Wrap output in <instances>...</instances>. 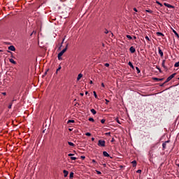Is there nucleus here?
Returning a JSON list of instances; mask_svg holds the SVG:
<instances>
[{
    "label": "nucleus",
    "mask_w": 179,
    "mask_h": 179,
    "mask_svg": "<svg viewBox=\"0 0 179 179\" xmlns=\"http://www.w3.org/2000/svg\"><path fill=\"white\" fill-rule=\"evenodd\" d=\"M145 12H147L148 13H153V11L151 10H145Z\"/></svg>",
    "instance_id": "23"
},
{
    "label": "nucleus",
    "mask_w": 179,
    "mask_h": 179,
    "mask_svg": "<svg viewBox=\"0 0 179 179\" xmlns=\"http://www.w3.org/2000/svg\"><path fill=\"white\" fill-rule=\"evenodd\" d=\"M112 142H114V139L112 140Z\"/></svg>",
    "instance_id": "59"
},
{
    "label": "nucleus",
    "mask_w": 179,
    "mask_h": 179,
    "mask_svg": "<svg viewBox=\"0 0 179 179\" xmlns=\"http://www.w3.org/2000/svg\"><path fill=\"white\" fill-rule=\"evenodd\" d=\"M158 52H159L160 57H163L164 53H163V51L162 50V49H160V48H158Z\"/></svg>",
    "instance_id": "5"
},
{
    "label": "nucleus",
    "mask_w": 179,
    "mask_h": 179,
    "mask_svg": "<svg viewBox=\"0 0 179 179\" xmlns=\"http://www.w3.org/2000/svg\"><path fill=\"white\" fill-rule=\"evenodd\" d=\"M8 108H12V104L9 105Z\"/></svg>",
    "instance_id": "47"
},
{
    "label": "nucleus",
    "mask_w": 179,
    "mask_h": 179,
    "mask_svg": "<svg viewBox=\"0 0 179 179\" xmlns=\"http://www.w3.org/2000/svg\"><path fill=\"white\" fill-rule=\"evenodd\" d=\"M134 40H136V36H134Z\"/></svg>",
    "instance_id": "54"
},
{
    "label": "nucleus",
    "mask_w": 179,
    "mask_h": 179,
    "mask_svg": "<svg viewBox=\"0 0 179 179\" xmlns=\"http://www.w3.org/2000/svg\"><path fill=\"white\" fill-rule=\"evenodd\" d=\"M166 143H164L162 144V148H163V150H164V149H166Z\"/></svg>",
    "instance_id": "24"
},
{
    "label": "nucleus",
    "mask_w": 179,
    "mask_h": 179,
    "mask_svg": "<svg viewBox=\"0 0 179 179\" xmlns=\"http://www.w3.org/2000/svg\"><path fill=\"white\" fill-rule=\"evenodd\" d=\"M68 144L69 145V146H73V147L75 146V144H73V143H72V142H71V141H69V142H68Z\"/></svg>",
    "instance_id": "18"
},
{
    "label": "nucleus",
    "mask_w": 179,
    "mask_h": 179,
    "mask_svg": "<svg viewBox=\"0 0 179 179\" xmlns=\"http://www.w3.org/2000/svg\"><path fill=\"white\" fill-rule=\"evenodd\" d=\"M153 80H156V82H162V80H163V78H153Z\"/></svg>",
    "instance_id": "10"
},
{
    "label": "nucleus",
    "mask_w": 179,
    "mask_h": 179,
    "mask_svg": "<svg viewBox=\"0 0 179 179\" xmlns=\"http://www.w3.org/2000/svg\"><path fill=\"white\" fill-rule=\"evenodd\" d=\"M91 113H92L94 115H95V114L97 113V112H96V110H94V109H91Z\"/></svg>",
    "instance_id": "16"
},
{
    "label": "nucleus",
    "mask_w": 179,
    "mask_h": 179,
    "mask_svg": "<svg viewBox=\"0 0 179 179\" xmlns=\"http://www.w3.org/2000/svg\"><path fill=\"white\" fill-rule=\"evenodd\" d=\"M70 178H73V172H71L70 173V176H69Z\"/></svg>",
    "instance_id": "25"
},
{
    "label": "nucleus",
    "mask_w": 179,
    "mask_h": 179,
    "mask_svg": "<svg viewBox=\"0 0 179 179\" xmlns=\"http://www.w3.org/2000/svg\"><path fill=\"white\" fill-rule=\"evenodd\" d=\"M98 146H101V148H104V146H106V141L99 140Z\"/></svg>",
    "instance_id": "2"
},
{
    "label": "nucleus",
    "mask_w": 179,
    "mask_h": 179,
    "mask_svg": "<svg viewBox=\"0 0 179 179\" xmlns=\"http://www.w3.org/2000/svg\"><path fill=\"white\" fill-rule=\"evenodd\" d=\"M93 94H94L95 99H99V97L97 96V94L96 93L95 91L93 92Z\"/></svg>",
    "instance_id": "22"
},
{
    "label": "nucleus",
    "mask_w": 179,
    "mask_h": 179,
    "mask_svg": "<svg viewBox=\"0 0 179 179\" xmlns=\"http://www.w3.org/2000/svg\"><path fill=\"white\" fill-rule=\"evenodd\" d=\"M172 31H173V33H174V34H175V36H176V37H179V35H178V33H177L176 31V30H174V29H172Z\"/></svg>",
    "instance_id": "13"
},
{
    "label": "nucleus",
    "mask_w": 179,
    "mask_h": 179,
    "mask_svg": "<svg viewBox=\"0 0 179 179\" xmlns=\"http://www.w3.org/2000/svg\"><path fill=\"white\" fill-rule=\"evenodd\" d=\"M83 76V75L82 73L78 74V76L77 77V80H80V79H82Z\"/></svg>",
    "instance_id": "11"
},
{
    "label": "nucleus",
    "mask_w": 179,
    "mask_h": 179,
    "mask_svg": "<svg viewBox=\"0 0 179 179\" xmlns=\"http://www.w3.org/2000/svg\"><path fill=\"white\" fill-rule=\"evenodd\" d=\"M61 71V66H59L58 67V69H57L56 73H58V71Z\"/></svg>",
    "instance_id": "32"
},
{
    "label": "nucleus",
    "mask_w": 179,
    "mask_h": 179,
    "mask_svg": "<svg viewBox=\"0 0 179 179\" xmlns=\"http://www.w3.org/2000/svg\"><path fill=\"white\" fill-rule=\"evenodd\" d=\"M3 94H6V93L4 92Z\"/></svg>",
    "instance_id": "60"
},
{
    "label": "nucleus",
    "mask_w": 179,
    "mask_h": 179,
    "mask_svg": "<svg viewBox=\"0 0 179 179\" xmlns=\"http://www.w3.org/2000/svg\"><path fill=\"white\" fill-rule=\"evenodd\" d=\"M96 174L100 175L101 174V172L100 171H96Z\"/></svg>",
    "instance_id": "40"
},
{
    "label": "nucleus",
    "mask_w": 179,
    "mask_h": 179,
    "mask_svg": "<svg viewBox=\"0 0 179 179\" xmlns=\"http://www.w3.org/2000/svg\"><path fill=\"white\" fill-rule=\"evenodd\" d=\"M71 159H72V160H76V157H71Z\"/></svg>",
    "instance_id": "39"
},
{
    "label": "nucleus",
    "mask_w": 179,
    "mask_h": 179,
    "mask_svg": "<svg viewBox=\"0 0 179 179\" xmlns=\"http://www.w3.org/2000/svg\"><path fill=\"white\" fill-rule=\"evenodd\" d=\"M127 37L129 38V40H132V36L130 35H127Z\"/></svg>",
    "instance_id": "31"
},
{
    "label": "nucleus",
    "mask_w": 179,
    "mask_h": 179,
    "mask_svg": "<svg viewBox=\"0 0 179 179\" xmlns=\"http://www.w3.org/2000/svg\"><path fill=\"white\" fill-rule=\"evenodd\" d=\"M68 156H69V157H72V156H74V154L70 153V154L68 155Z\"/></svg>",
    "instance_id": "38"
},
{
    "label": "nucleus",
    "mask_w": 179,
    "mask_h": 179,
    "mask_svg": "<svg viewBox=\"0 0 179 179\" xmlns=\"http://www.w3.org/2000/svg\"><path fill=\"white\" fill-rule=\"evenodd\" d=\"M105 100H106V104H108V103H110V101H108V99H105Z\"/></svg>",
    "instance_id": "42"
},
{
    "label": "nucleus",
    "mask_w": 179,
    "mask_h": 179,
    "mask_svg": "<svg viewBox=\"0 0 179 179\" xmlns=\"http://www.w3.org/2000/svg\"><path fill=\"white\" fill-rule=\"evenodd\" d=\"M129 51H130V52H131V54H134L135 52V51H136V50L135 49V48H134V46H131L129 48Z\"/></svg>",
    "instance_id": "4"
},
{
    "label": "nucleus",
    "mask_w": 179,
    "mask_h": 179,
    "mask_svg": "<svg viewBox=\"0 0 179 179\" xmlns=\"http://www.w3.org/2000/svg\"><path fill=\"white\" fill-rule=\"evenodd\" d=\"M69 131H72V129H69Z\"/></svg>",
    "instance_id": "55"
},
{
    "label": "nucleus",
    "mask_w": 179,
    "mask_h": 179,
    "mask_svg": "<svg viewBox=\"0 0 179 179\" xmlns=\"http://www.w3.org/2000/svg\"><path fill=\"white\" fill-rule=\"evenodd\" d=\"M101 124H104V122H106V119H102L101 120Z\"/></svg>",
    "instance_id": "34"
},
{
    "label": "nucleus",
    "mask_w": 179,
    "mask_h": 179,
    "mask_svg": "<svg viewBox=\"0 0 179 179\" xmlns=\"http://www.w3.org/2000/svg\"><path fill=\"white\" fill-rule=\"evenodd\" d=\"M65 41V39H63V41H62V44H63L64 43V41Z\"/></svg>",
    "instance_id": "52"
},
{
    "label": "nucleus",
    "mask_w": 179,
    "mask_h": 179,
    "mask_svg": "<svg viewBox=\"0 0 179 179\" xmlns=\"http://www.w3.org/2000/svg\"><path fill=\"white\" fill-rule=\"evenodd\" d=\"M165 64H166V60H163L162 61V66H163V68H166Z\"/></svg>",
    "instance_id": "20"
},
{
    "label": "nucleus",
    "mask_w": 179,
    "mask_h": 179,
    "mask_svg": "<svg viewBox=\"0 0 179 179\" xmlns=\"http://www.w3.org/2000/svg\"><path fill=\"white\" fill-rule=\"evenodd\" d=\"M134 12H138V9H136V8H134Z\"/></svg>",
    "instance_id": "44"
},
{
    "label": "nucleus",
    "mask_w": 179,
    "mask_h": 179,
    "mask_svg": "<svg viewBox=\"0 0 179 179\" xmlns=\"http://www.w3.org/2000/svg\"><path fill=\"white\" fill-rule=\"evenodd\" d=\"M71 123H72V124L75 123V120H69L68 122H67V124H71Z\"/></svg>",
    "instance_id": "14"
},
{
    "label": "nucleus",
    "mask_w": 179,
    "mask_h": 179,
    "mask_svg": "<svg viewBox=\"0 0 179 179\" xmlns=\"http://www.w3.org/2000/svg\"><path fill=\"white\" fill-rule=\"evenodd\" d=\"M156 3H157V5H159V6H163V4H162V3H160L159 1H156Z\"/></svg>",
    "instance_id": "26"
},
{
    "label": "nucleus",
    "mask_w": 179,
    "mask_h": 179,
    "mask_svg": "<svg viewBox=\"0 0 179 179\" xmlns=\"http://www.w3.org/2000/svg\"><path fill=\"white\" fill-rule=\"evenodd\" d=\"M80 95L84 96V94L83 93H80Z\"/></svg>",
    "instance_id": "50"
},
{
    "label": "nucleus",
    "mask_w": 179,
    "mask_h": 179,
    "mask_svg": "<svg viewBox=\"0 0 179 179\" xmlns=\"http://www.w3.org/2000/svg\"><path fill=\"white\" fill-rule=\"evenodd\" d=\"M68 45H66V47L64 48V49H63L59 54H58V59L59 60V61H61V59H62V57H62V55H64V54H65V52H66V50H68Z\"/></svg>",
    "instance_id": "1"
},
{
    "label": "nucleus",
    "mask_w": 179,
    "mask_h": 179,
    "mask_svg": "<svg viewBox=\"0 0 179 179\" xmlns=\"http://www.w3.org/2000/svg\"><path fill=\"white\" fill-rule=\"evenodd\" d=\"M105 66H106L107 68H108V66H110V64L106 63V64H105Z\"/></svg>",
    "instance_id": "37"
},
{
    "label": "nucleus",
    "mask_w": 179,
    "mask_h": 179,
    "mask_svg": "<svg viewBox=\"0 0 179 179\" xmlns=\"http://www.w3.org/2000/svg\"><path fill=\"white\" fill-rule=\"evenodd\" d=\"M101 86H102V87H104V83H101Z\"/></svg>",
    "instance_id": "49"
},
{
    "label": "nucleus",
    "mask_w": 179,
    "mask_h": 179,
    "mask_svg": "<svg viewBox=\"0 0 179 179\" xmlns=\"http://www.w3.org/2000/svg\"><path fill=\"white\" fill-rule=\"evenodd\" d=\"M128 65H129V66H131V67L132 68V69H134V64H132V62H129Z\"/></svg>",
    "instance_id": "17"
},
{
    "label": "nucleus",
    "mask_w": 179,
    "mask_h": 179,
    "mask_svg": "<svg viewBox=\"0 0 179 179\" xmlns=\"http://www.w3.org/2000/svg\"><path fill=\"white\" fill-rule=\"evenodd\" d=\"M136 173H138V174H140L141 173H142V170L138 169V170H137Z\"/></svg>",
    "instance_id": "36"
},
{
    "label": "nucleus",
    "mask_w": 179,
    "mask_h": 179,
    "mask_svg": "<svg viewBox=\"0 0 179 179\" xmlns=\"http://www.w3.org/2000/svg\"><path fill=\"white\" fill-rule=\"evenodd\" d=\"M63 173H64V177H68V174H69V172H68V171L64 170Z\"/></svg>",
    "instance_id": "9"
},
{
    "label": "nucleus",
    "mask_w": 179,
    "mask_h": 179,
    "mask_svg": "<svg viewBox=\"0 0 179 179\" xmlns=\"http://www.w3.org/2000/svg\"><path fill=\"white\" fill-rule=\"evenodd\" d=\"M115 121L117 122V124H121V122H120V120L118 118H116Z\"/></svg>",
    "instance_id": "33"
},
{
    "label": "nucleus",
    "mask_w": 179,
    "mask_h": 179,
    "mask_svg": "<svg viewBox=\"0 0 179 179\" xmlns=\"http://www.w3.org/2000/svg\"><path fill=\"white\" fill-rule=\"evenodd\" d=\"M9 62L11 64H13L14 65H16V62H15V60L13 59H9Z\"/></svg>",
    "instance_id": "12"
},
{
    "label": "nucleus",
    "mask_w": 179,
    "mask_h": 179,
    "mask_svg": "<svg viewBox=\"0 0 179 179\" xmlns=\"http://www.w3.org/2000/svg\"><path fill=\"white\" fill-rule=\"evenodd\" d=\"M168 82H170V80H169V78H167L166 81L164 83V84H162L161 86H163V85L167 83Z\"/></svg>",
    "instance_id": "27"
},
{
    "label": "nucleus",
    "mask_w": 179,
    "mask_h": 179,
    "mask_svg": "<svg viewBox=\"0 0 179 179\" xmlns=\"http://www.w3.org/2000/svg\"><path fill=\"white\" fill-rule=\"evenodd\" d=\"M110 132L109 133H106V135H110Z\"/></svg>",
    "instance_id": "53"
},
{
    "label": "nucleus",
    "mask_w": 179,
    "mask_h": 179,
    "mask_svg": "<svg viewBox=\"0 0 179 179\" xmlns=\"http://www.w3.org/2000/svg\"><path fill=\"white\" fill-rule=\"evenodd\" d=\"M177 166H178V167L179 168V164H177Z\"/></svg>",
    "instance_id": "57"
},
{
    "label": "nucleus",
    "mask_w": 179,
    "mask_h": 179,
    "mask_svg": "<svg viewBox=\"0 0 179 179\" xmlns=\"http://www.w3.org/2000/svg\"><path fill=\"white\" fill-rule=\"evenodd\" d=\"M174 66H175V68H178V66H179V61L174 64Z\"/></svg>",
    "instance_id": "21"
},
{
    "label": "nucleus",
    "mask_w": 179,
    "mask_h": 179,
    "mask_svg": "<svg viewBox=\"0 0 179 179\" xmlns=\"http://www.w3.org/2000/svg\"><path fill=\"white\" fill-rule=\"evenodd\" d=\"M157 69H159V72H162V70L160 69V68L157 67Z\"/></svg>",
    "instance_id": "45"
},
{
    "label": "nucleus",
    "mask_w": 179,
    "mask_h": 179,
    "mask_svg": "<svg viewBox=\"0 0 179 179\" xmlns=\"http://www.w3.org/2000/svg\"><path fill=\"white\" fill-rule=\"evenodd\" d=\"M90 85H93V81H92V80H90Z\"/></svg>",
    "instance_id": "46"
},
{
    "label": "nucleus",
    "mask_w": 179,
    "mask_h": 179,
    "mask_svg": "<svg viewBox=\"0 0 179 179\" xmlns=\"http://www.w3.org/2000/svg\"><path fill=\"white\" fill-rule=\"evenodd\" d=\"M89 121H91L92 122H94V119H93V117H90Z\"/></svg>",
    "instance_id": "29"
},
{
    "label": "nucleus",
    "mask_w": 179,
    "mask_h": 179,
    "mask_svg": "<svg viewBox=\"0 0 179 179\" xmlns=\"http://www.w3.org/2000/svg\"><path fill=\"white\" fill-rule=\"evenodd\" d=\"M164 6L166 8H169V9H174V6H172L171 4H169V3H164Z\"/></svg>",
    "instance_id": "3"
},
{
    "label": "nucleus",
    "mask_w": 179,
    "mask_h": 179,
    "mask_svg": "<svg viewBox=\"0 0 179 179\" xmlns=\"http://www.w3.org/2000/svg\"><path fill=\"white\" fill-rule=\"evenodd\" d=\"M0 52H2V50H0Z\"/></svg>",
    "instance_id": "56"
},
{
    "label": "nucleus",
    "mask_w": 179,
    "mask_h": 179,
    "mask_svg": "<svg viewBox=\"0 0 179 179\" xmlns=\"http://www.w3.org/2000/svg\"><path fill=\"white\" fill-rule=\"evenodd\" d=\"M178 79H179V78H178Z\"/></svg>",
    "instance_id": "61"
},
{
    "label": "nucleus",
    "mask_w": 179,
    "mask_h": 179,
    "mask_svg": "<svg viewBox=\"0 0 179 179\" xmlns=\"http://www.w3.org/2000/svg\"><path fill=\"white\" fill-rule=\"evenodd\" d=\"M8 50H10V51H15L16 49L15 48V46L10 45L8 47Z\"/></svg>",
    "instance_id": "7"
},
{
    "label": "nucleus",
    "mask_w": 179,
    "mask_h": 179,
    "mask_svg": "<svg viewBox=\"0 0 179 179\" xmlns=\"http://www.w3.org/2000/svg\"><path fill=\"white\" fill-rule=\"evenodd\" d=\"M81 159H86L85 156H81Z\"/></svg>",
    "instance_id": "48"
},
{
    "label": "nucleus",
    "mask_w": 179,
    "mask_h": 179,
    "mask_svg": "<svg viewBox=\"0 0 179 179\" xmlns=\"http://www.w3.org/2000/svg\"><path fill=\"white\" fill-rule=\"evenodd\" d=\"M136 69L137 71V73H141V69H139L138 67H136Z\"/></svg>",
    "instance_id": "28"
},
{
    "label": "nucleus",
    "mask_w": 179,
    "mask_h": 179,
    "mask_svg": "<svg viewBox=\"0 0 179 179\" xmlns=\"http://www.w3.org/2000/svg\"><path fill=\"white\" fill-rule=\"evenodd\" d=\"M103 155L105 157H110V155L107 153V151H103Z\"/></svg>",
    "instance_id": "6"
},
{
    "label": "nucleus",
    "mask_w": 179,
    "mask_h": 179,
    "mask_svg": "<svg viewBox=\"0 0 179 179\" xmlns=\"http://www.w3.org/2000/svg\"><path fill=\"white\" fill-rule=\"evenodd\" d=\"M104 33H105L106 34H108V30L106 29L105 31H104Z\"/></svg>",
    "instance_id": "43"
},
{
    "label": "nucleus",
    "mask_w": 179,
    "mask_h": 179,
    "mask_svg": "<svg viewBox=\"0 0 179 179\" xmlns=\"http://www.w3.org/2000/svg\"><path fill=\"white\" fill-rule=\"evenodd\" d=\"M92 141H94V137L92 138Z\"/></svg>",
    "instance_id": "51"
},
{
    "label": "nucleus",
    "mask_w": 179,
    "mask_h": 179,
    "mask_svg": "<svg viewBox=\"0 0 179 179\" xmlns=\"http://www.w3.org/2000/svg\"><path fill=\"white\" fill-rule=\"evenodd\" d=\"M145 40H147L148 41H150V38H149V36H145Z\"/></svg>",
    "instance_id": "35"
},
{
    "label": "nucleus",
    "mask_w": 179,
    "mask_h": 179,
    "mask_svg": "<svg viewBox=\"0 0 179 179\" xmlns=\"http://www.w3.org/2000/svg\"><path fill=\"white\" fill-rule=\"evenodd\" d=\"M85 94H87V92H85Z\"/></svg>",
    "instance_id": "58"
},
{
    "label": "nucleus",
    "mask_w": 179,
    "mask_h": 179,
    "mask_svg": "<svg viewBox=\"0 0 179 179\" xmlns=\"http://www.w3.org/2000/svg\"><path fill=\"white\" fill-rule=\"evenodd\" d=\"M85 135L86 136H92V134H90V132H87Z\"/></svg>",
    "instance_id": "30"
},
{
    "label": "nucleus",
    "mask_w": 179,
    "mask_h": 179,
    "mask_svg": "<svg viewBox=\"0 0 179 179\" xmlns=\"http://www.w3.org/2000/svg\"><path fill=\"white\" fill-rule=\"evenodd\" d=\"M156 34L158 36H164V34H163V33H162V32H157Z\"/></svg>",
    "instance_id": "15"
},
{
    "label": "nucleus",
    "mask_w": 179,
    "mask_h": 179,
    "mask_svg": "<svg viewBox=\"0 0 179 179\" xmlns=\"http://www.w3.org/2000/svg\"><path fill=\"white\" fill-rule=\"evenodd\" d=\"M174 76H176V73H173L169 77H168V80H171V79H173V78H174Z\"/></svg>",
    "instance_id": "8"
},
{
    "label": "nucleus",
    "mask_w": 179,
    "mask_h": 179,
    "mask_svg": "<svg viewBox=\"0 0 179 179\" xmlns=\"http://www.w3.org/2000/svg\"><path fill=\"white\" fill-rule=\"evenodd\" d=\"M92 163H95V164H97V162H96V160L92 159Z\"/></svg>",
    "instance_id": "41"
},
{
    "label": "nucleus",
    "mask_w": 179,
    "mask_h": 179,
    "mask_svg": "<svg viewBox=\"0 0 179 179\" xmlns=\"http://www.w3.org/2000/svg\"><path fill=\"white\" fill-rule=\"evenodd\" d=\"M131 164H133V167H136V162L135 160L133 161Z\"/></svg>",
    "instance_id": "19"
}]
</instances>
